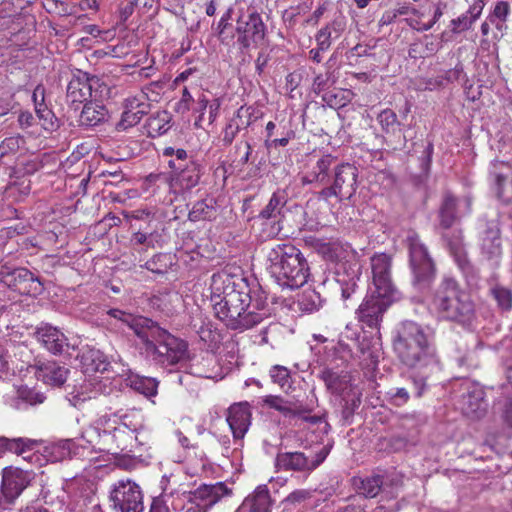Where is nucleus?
<instances>
[{
	"mask_svg": "<svg viewBox=\"0 0 512 512\" xmlns=\"http://www.w3.org/2000/svg\"><path fill=\"white\" fill-rule=\"evenodd\" d=\"M210 289L215 315L231 329H250L271 314L261 294L251 296L242 279L226 271L213 274Z\"/></svg>",
	"mask_w": 512,
	"mask_h": 512,
	"instance_id": "obj_1",
	"label": "nucleus"
},
{
	"mask_svg": "<svg viewBox=\"0 0 512 512\" xmlns=\"http://www.w3.org/2000/svg\"><path fill=\"white\" fill-rule=\"evenodd\" d=\"M107 314L120 323L119 328L124 325L131 328L140 340L142 352L157 364L172 368L187 359L186 342L163 330L150 319L119 309H110Z\"/></svg>",
	"mask_w": 512,
	"mask_h": 512,
	"instance_id": "obj_2",
	"label": "nucleus"
},
{
	"mask_svg": "<svg viewBox=\"0 0 512 512\" xmlns=\"http://www.w3.org/2000/svg\"><path fill=\"white\" fill-rule=\"evenodd\" d=\"M143 427V416L140 412L117 411L98 416L82 431L81 437L99 450L112 453L132 451L140 443L138 434Z\"/></svg>",
	"mask_w": 512,
	"mask_h": 512,
	"instance_id": "obj_3",
	"label": "nucleus"
},
{
	"mask_svg": "<svg viewBox=\"0 0 512 512\" xmlns=\"http://www.w3.org/2000/svg\"><path fill=\"white\" fill-rule=\"evenodd\" d=\"M372 285L358 309L359 320L370 327L376 326L384 311L400 299V293L391 279V257L385 253L371 258Z\"/></svg>",
	"mask_w": 512,
	"mask_h": 512,
	"instance_id": "obj_4",
	"label": "nucleus"
},
{
	"mask_svg": "<svg viewBox=\"0 0 512 512\" xmlns=\"http://www.w3.org/2000/svg\"><path fill=\"white\" fill-rule=\"evenodd\" d=\"M267 271L282 288L297 289L309 276L308 263L298 248L289 243L277 244L267 253Z\"/></svg>",
	"mask_w": 512,
	"mask_h": 512,
	"instance_id": "obj_5",
	"label": "nucleus"
},
{
	"mask_svg": "<svg viewBox=\"0 0 512 512\" xmlns=\"http://www.w3.org/2000/svg\"><path fill=\"white\" fill-rule=\"evenodd\" d=\"M318 251L324 259L337 265L336 282L341 288L343 299H348L355 292L361 273L356 260L357 253L347 243L339 241L321 243Z\"/></svg>",
	"mask_w": 512,
	"mask_h": 512,
	"instance_id": "obj_6",
	"label": "nucleus"
},
{
	"mask_svg": "<svg viewBox=\"0 0 512 512\" xmlns=\"http://www.w3.org/2000/svg\"><path fill=\"white\" fill-rule=\"evenodd\" d=\"M433 309L442 318L466 323L474 315V304L470 296L458 289L455 280L445 279L432 300Z\"/></svg>",
	"mask_w": 512,
	"mask_h": 512,
	"instance_id": "obj_7",
	"label": "nucleus"
},
{
	"mask_svg": "<svg viewBox=\"0 0 512 512\" xmlns=\"http://www.w3.org/2000/svg\"><path fill=\"white\" fill-rule=\"evenodd\" d=\"M416 330H410L404 333V337L400 343L394 345V350L400 359V361L410 367L416 369L436 367L438 360L436 357L435 349L431 342V335L427 336L423 340L417 342V344L410 346L407 340H411L412 334L416 333Z\"/></svg>",
	"mask_w": 512,
	"mask_h": 512,
	"instance_id": "obj_8",
	"label": "nucleus"
},
{
	"mask_svg": "<svg viewBox=\"0 0 512 512\" xmlns=\"http://www.w3.org/2000/svg\"><path fill=\"white\" fill-rule=\"evenodd\" d=\"M94 494L95 489L92 483L74 478L65 482L58 499L71 512H85L90 504L92 512H100L98 504L94 503Z\"/></svg>",
	"mask_w": 512,
	"mask_h": 512,
	"instance_id": "obj_9",
	"label": "nucleus"
},
{
	"mask_svg": "<svg viewBox=\"0 0 512 512\" xmlns=\"http://www.w3.org/2000/svg\"><path fill=\"white\" fill-rule=\"evenodd\" d=\"M109 501L114 512H143V493L140 486L130 479H120L112 484Z\"/></svg>",
	"mask_w": 512,
	"mask_h": 512,
	"instance_id": "obj_10",
	"label": "nucleus"
},
{
	"mask_svg": "<svg viewBox=\"0 0 512 512\" xmlns=\"http://www.w3.org/2000/svg\"><path fill=\"white\" fill-rule=\"evenodd\" d=\"M357 189V168L349 163H341L335 167L333 184L324 188L320 196L329 200L336 197L339 200L351 198Z\"/></svg>",
	"mask_w": 512,
	"mask_h": 512,
	"instance_id": "obj_11",
	"label": "nucleus"
},
{
	"mask_svg": "<svg viewBox=\"0 0 512 512\" xmlns=\"http://www.w3.org/2000/svg\"><path fill=\"white\" fill-rule=\"evenodd\" d=\"M0 282L20 294L36 296L43 290L40 280L22 267L3 265L0 270Z\"/></svg>",
	"mask_w": 512,
	"mask_h": 512,
	"instance_id": "obj_12",
	"label": "nucleus"
},
{
	"mask_svg": "<svg viewBox=\"0 0 512 512\" xmlns=\"http://www.w3.org/2000/svg\"><path fill=\"white\" fill-rule=\"evenodd\" d=\"M99 88L100 80L97 77L77 71L67 85V101L71 104H82L90 99L99 98L101 96Z\"/></svg>",
	"mask_w": 512,
	"mask_h": 512,
	"instance_id": "obj_13",
	"label": "nucleus"
},
{
	"mask_svg": "<svg viewBox=\"0 0 512 512\" xmlns=\"http://www.w3.org/2000/svg\"><path fill=\"white\" fill-rule=\"evenodd\" d=\"M322 378L327 389L332 394L341 398L345 410L352 412L359 406L361 394L356 387L350 385L347 375H340L332 370H325L322 373Z\"/></svg>",
	"mask_w": 512,
	"mask_h": 512,
	"instance_id": "obj_14",
	"label": "nucleus"
},
{
	"mask_svg": "<svg viewBox=\"0 0 512 512\" xmlns=\"http://www.w3.org/2000/svg\"><path fill=\"white\" fill-rule=\"evenodd\" d=\"M265 25L259 13L251 11L247 14L241 12L236 22L238 42L245 48L259 45L265 38Z\"/></svg>",
	"mask_w": 512,
	"mask_h": 512,
	"instance_id": "obj_15",
	"label": "nucleus"
},
{
	"mask_svg": "<svg viewBox=\"0 0 512 512\" xmlns=\"http://www.w3.org/2000/svg\"><path fill=\"white\" fill-rule=\"evenodd\" d=\"M34 479L32 471H26L20 468L9 467L2 472L1 493L4 500L10 505L23 492V490Z\"/></svg>",
	"mask_w": 512,
	"mask_h": 512,
	"instance_id": "obj_16",
	"label": "nucleus"
},
{
	"mask_svg": "<svg viewBox=\"0 0 512 512\" xmlns=\"http://www.w3.org/2000/svg\"><path fill=\"white\" fill-rule=\"evenodd\" d=\"M106 389V382H103L98 376H95L70 387V390L66 394V399L73 407L81 408L85 402L106 393Z\"/></svg>",
	"mask_w": 512,
	"mask_h": 512,
	"instance_id": "obj_17",
	"label": "nucleus"
},
{
	"mask_svg": "<svg viewBox=\"0 0 512 512\" xmlns=\"http://www.w3.org/2000/svg\"><path fill=\"white\" fill-rule=\"evenodd\" d=\"M406 241L409 248L411 268L415 276L418 279L428 277L433 272V262L426 247L414 232L408 233Z\"/></svg>",
	"mask_w": 512,
	"mask_h": 512,
	"instance_id": "obj_18",
	"label": "nucleus"
},
{
	"mask_svg": "<svg viewBox=\"0 0 512 512\" xmlns=\"http://www.w3.org/2000/svg\"><path fill=\"white\" fill-rule=\"evenodd\" d=\"M459 398L460 409L466 415L478 416L486 408L482 387L470 380L461 382Z\"/></svg>",
	"mask_w": 512,
	"mask_h": 512,
	"instance_id": "obj_19",
	"label": "nucleus"
},
{
	"mask_svg": "<svg viewBox=\"0 0 512 512\" xmlns=\"http://www.w3.org/2000/svg\"><path fill=\"white\" fill-rule=\"evenodd\" d=\"M490 175L495 191L503 202L512 200V166L507 162L495 161L491 164Z\"/></svg>",
	"mask_w": 512,
	"mask_h": 512,
	"instance_id": "obj_20",
	"label": "nucleus"
},
{
	"mask_svg": "<svg viewBox=\"0 0 512 512\" xmlns=\"http://www.w3.org/2000/svg\"><path fill=\"white\" fill-rule=\"evenodd\" d=\"M327 453H321L316 460H309L303 453H279L276 457V467L282 470H313L324 461Z\"/></svg>",
	"mask_w": 512,
	"mask_h": 512,
	"instance_id": "obj_21",
	"label": "nucleus"
},
{
	"mask_svg": "<svg viewBox=\"0 0 512 512\" xmlns=\"http://www.w3.org/2000/svg\"><path fill=\"white\" fill-rule=\"evenodd\" d=\"M33 372L38 380L50 386L63 385L68 377V369L56 362H46L36 367H26L25 375Z\"/></svg>",
	"mask_w": 512,
	"mask_h": 512,
	"instance_id": "obj_22",
	"label": "nucleus"
},
{
	"mask_svg": "<svg viewBox=\"0 0 512 512\" xmlns=\"http://www.w3.org/2000/svg\"><path fill=\"white\" fill-rule=\"evenodd\" d=\"M34 334L37 340L53 354L63 353L69 346L66 336L50 324H40Z\"/></svg>",
	"mask_w": 512,
	"mask_h": 512,
	"instance_id": "obj_23",
	"label": "nucleus"
},
{
	"mask_svg": "<svg viewBox=\"0 0 512 512\" xmlns=\"http://www.w3.org/2000/svg\"><path fill=\"white\" fill-rule=\"evenodd\" d=\"M75 446L73 440L67 439L56 443H51L43 447L40 446V454H33L35 457V463L42 466L47 462H59L72 455V450Z\"/></svg>",
	"mask_w": 512,
	"mask_h": 512,
	"instance_id": "obj_24",
	"label": "nucleus"
},
{
	"mask_svg": "<svg viewBox=\"0 0 512 512\" xmlns=\"http://www.w3.org/2000/svg\"><path fill=\"white\" fill-rule=\"evenodd\" d=\"M251 413L247 403L232 405L228 410L227 422L237 440H241L250 426Z\"/></svg>",
	"mask_w": 512,
	"mask_h": 512,
	"instance_id": "obj_25",
	"label": "nucleus"
},
{
	"mask_svg": "<svg viewBox=\"0 0 512 512\" xmlns=\"http://www.w3.org/2000/svg\"><path fill=\"white\" fill-rule=\"evenodd\" d=\"M80 367L86 375L103 373L108 370L110 363L107 357L98 349L86 346L79 355Z\"/></svg>",
	"mask_w": 512,
	"mask_h": 512,
	"instance_id": "obj_26",
	"label": "nucleus"
},
{
	"mask_svg": "<svg viewBox=\"0 0 512 512\" xmlns=\"http://www.w3.org/2000/svg\"><path fill=\"white\" fill-rule=\"evenodd\" d=\"M470 209V201L457 200L451 194H446L440 208V225L444 229L450 228L458 213H467Z\"/></svg>",
	"mask_w": 512,
	"mask_h": 512,
	"instance_id": "obj_27",
	"label": "nucleus"
},
{
	"mask_svg": "<svg viewBox=\"0 0 512 512\" xmlns=\"http://www.w3.org/2000/svg\"><path fill=\"white\" fill-rule=\"evenodd\" d=\"M285 204L284 197L274 193L266 207L261 211L259 218L264 220L271 227L267 231V236H276L280 230V214Z\"/></svg>",
	"mask_w": 512,
	"mask_h": 512,
	"instance_id": "obj_28",
	"label": "nucleus"
},
{
	"mask_svg": "<svg viewBox=\"0 0 512 512\" xmlns=\"http://www.w3.org/2000/svg\"><path fill=\"white\" fill-rule=\"evenodd\" d=\"M441 16L442 10L439 6L427 5L423 6L420 10H414L408 18V24L417 31H427L432 28Z\"/></svg>",
	"mask_w": 512,
	"mask_h": 512,
	"instance_id": "obj_29",
	"label": "nucleus"
},
{
	"mask_svg": "<svg viewBox=\"0 0 512 512\" xmlns=\"http://www.w3.org/2000/svg\"><path fill=\"white\" fill-rule=\"evenodd\" d=\"M271 505L272 502L267 486L259 485L244 499L240 510L244 512H270Z\"/></svg>",
	"mask_w": 512,
	"mask_h": 512,
	"instance_id": "obj_30",
	"label": "nucleus"
},
{
	"mask_svg": "<svg viewBox=\"0 0 512 512\" xmlns=\"http://www.w3.org/2000/svg\"><path fill=\"white\" fill-rule=\"evenodd\" d=\"M14 348V344L10 342H0V379L10 380L16 376V371L22 377V373L25 372L24 365L21 364L18 367L15 360L12 359L11 352L14 351Z\"/></svg>",
	"mask_w": 512,
	"mask_h": 512,
	"instance_id": "obj_31",
	"label": "nucleus"
},
{
	"mask_svg": "<svg viewBox=\"0 0 512 512\" xmlns=\"http://www.w3.org/2000/svg\"><path fill=\"white\" fill-rule=\"evenodd\" d=\"M6 451H10L17 455L23 456L24 459L35 463V457L32 456L33 454H39L40 444L36 440L30 438L6 437Z\"/></svg>",
	"mask_w": 512,
	"mask_h": 512,
	"instance_id": "obj_32",
	"label": "nucleus"
},
{
	"mask_svg": "<svg viewBox=\"0 0 512 512\" xmlns=\"http://www.w3.org/2000/svg\"><path fill=\"white\" fill-rule=\"evenodd\" d=\"M200 179L199 166L196 162H187L182 169L172 171L171 180L183 189L196 186Z\"/></svg>",
	"mask_w": 512,
	"mask_h": 512,
	"instance_id": "obj_33",
	"label": "nucleus"
},
{
	"mask_svg": "<svg viewBox=\"0 0 512 512\" xmlns=\"http://www.w3.org/2000/svg\"><path fill=\"white\" fill-rule=\"evenodd\" d=\"M108 115V111L103 104L96 99L86 101L80 114V123L86 126H96L103 122Z\"/></svg>",
	"mask_w": 512,
	"mask_h": 512,
	"instance_id": "obj_34",
	"label": "nucleus"
},
{
	"mask_svg": "<svg viewBox=\"0 0 512 512\" xmlns=\"http://www.w3.org/2000/svg\"><path fill=\"white\" fill-rule=\"evenodd\" d=\"M335 158L330 155L322 156L312 168V170L303 176L302 182L303 184H312L319 183L324 184L328 181V171L330 167L334 164Z\"/></svg>",
	"mask_w": 512,
	"mask_h": 512,
	"instance_id": "obj_35",
	"label": "nucleus"
},
{
	"mask_svg": "<svg viewBox=\"0 0 512 512\" xmlns=\"http://www.w3.org/2000/svg\"><path fill=\"white\" fill-rule=\"evenodd\" d=\"M190 373L207 379L222 378L217 359L213 354H207L201 361L193 363L190 367Z\"/></svg>",
	"mask_w": 512,
	"mask_h": 512,
	"instance_id": "obj_36",
	"label": "nucleus"
},
{
	"mask_svg": "<svg viewBox=\"0 0 512 512\" xmlns=\"http://www.w3.org/2000/svg\"><path fill=\"white\" fill-rule=\"evenodd\" d=\"M14 387L17 398L15 407L17 409L42 404L46 399V396L43 393L29 387L27 384H14Z\"/></svg>",
	"mask_w": 512,
	"mask_h": 512,
	"instance_id": "obj_37",
	"label": "nucleus"
},
{
	"mask_svg": "<svg viewBox=\"0 0 512 512\" xmlns=\"http://www.w3.org/2000/svg\"><path fill=\"white\" fill-rule=\"evenodd\" d=\"M127 384L148 398L157 394L158 381L155 378L131 374L127 379Z\"/></svg>",
	"mask_w": 512,
	"mask_h": 512,
	"instance_id": "obj_38",
	"label": "nucleus"
},
{
	"mask_svg": "<svg viewBox=\"0 0 512 512\" xmlns=\"http://www.w3.org/2000/svg\"><path fill=\"white\" fill-rule=\"evenodd\" d=\"M510 15V4L507 1H498L487 16V20L501 33L507 30L506 21Z\"/></svg>",
	"mask_w": 512,
	"mask_h": 512,
	"instance_id": "obj_39",
	"label": "nucleus"
},
{
	"mask_svg": "<svg viewBox=\"0 0 512 512\" xmlns=\"http://www.w3.org/2000/svg\"><path fill=\"white\" fill-rule=\"evenodd\" d=\"M416 330L417 335L415 333H411L413 336L411 337V340H407V343L412 346L417 344L420 340H423L427 336L430 335V333L421 327L419 324L413 322V321H404L402 322L398 328H397V334L394 338L393 346L397 343H400L402 341V338L404 337V333L408 332L410 330Z\"/></svg>",
	"mask_w": 512,
	"mask_h": 512,
	"instance_id": "obj_40",
	"label": "nucleus"
},
{
	"mask_svg": "<svg viewBox=\"0 0 512 512\" xmlns=\"http://www.w3.org/2000/svg\"><path fill=\"white\" fill-rule=\"evenodd\" d=\"M354 485L356 486L359 493L363 494L365 497H375L382 485L383 480L380 476H370L366 478H359L354 480Z\"/></svg>",
	"mask_w": 512,
	"mask_h": 512,
	"instance_id": "obj_41",
	"label": "nucleus"
},
{
	"mask_svg": "<svg viewBox=\"0 0 512 512\" xmlns=\"http://www.w3.org/2000/svg\"><path fill=\"white\" fill-rule=\"evenodd\" d=\"M342 31L341 24L333 22L319 30L316 35L317 46L320 50L326 51L331 45V39L339 37Z\"/></svg>",
	"mask_w": 512,
	"mask_h": 512,
	"instance_id": "obj_42",
	"label": "nucleus"
},
{
	"mask_svg": "<svg viewBox=\"0 0 512 512\" xmlns=\"http://www.w3.org/2000/svg\"><path fill=\"white\" fill-rule=\"evenodd\" d=\"M482 250L488 258H497L501 253V243L498 229H490L482 240Z\"/></svg>",
	"mask_w": 512,
	"mask_h": 512,
	"instance_id": "obj_43",
	"label": "nucleus"
},
{
	"mask_svg": "<svg viewBox=\"0 0 512 512\" xmlns=\"http://www.w3.org/2000/svg\"><path fill=\"white\" fill-rule=\"evenodd\" d=\"M299 308L306 313L317 311L322 306V299L315 290L304 291L298 300Z\"/></svg>",
	"mask_w": 512,
	"mask_h": 512,
	"instance_id": "obj_44",
	"label": "nucleus"
},
{
	"mask_svg": "<svg viewBox=\"0 0 512 512\" xmlns=\"http://www.w3.org/2000/svg\"><path fill=\"white\" fill-rule=\"evenodd\" d=\"M170 128V118L166 112L157 114L148 120V131L152 137L166 133Z\"/></svg>",
	"mask_w": 512,
	"mask_h": 512,
	"instance_id": "obj_45",
	"label": "nucleus"
},
{
	"mask_svg": "<svg viewBox=\"0 0 512 512\" xmlns=\"http://www.w3.org/2000/svg\"><path fill=\"white\" fill-rule=\"evenodd\" d=\"M201 496L207 497L209 500V504H215L224 496H228L231 494V490L222 482H218L214 485L205 486L200 490Z\"/></svg>",
	"mask_w": 512,
	"mask_h": 512,
	"instance_id": "obj_46",
	"label": "nucleus"
},
{
	"mask_svg": "<svg viewBox=\"0 0 512 512\" xmlns=\"http://www.w3.org/2000/svg\"><path fill=\"white\" fill-rule=\"evenodd\" d=\"M124 108L134 112H140L141 116L145 115L149 110V103L147 102L146 95L140 92L137 95L126 98Z\"/></svg>",
	"mask_w": 512,
	"mask_h": 512,
	"instance_id": "obj_47",
	"label": "nucleus"
},
{
	"mask_svg": "<svg viewBox=\"0 0 512 512\" xmlns=\"http://www.w3.org/2000/svg\"><path fill=\"white\" fill-rule=\"evenodd\" d=\"M168 482H169L168 477L166 475H164L161 480L162 500H155L151 505L150 512H169L168 506L163 503L164 501L165 502L167 501L166 498L168 496L172 495V491H169L168 487H167Z\"/></svg>",
	"mask_w": 512,
	"mask_h": 512,
	"instance_id": "obj_48",
	"label": "nucleus"
},
{
	"mask_svg": "<svg viewBox=\"0 0 512 512\" xmlns=\"http://www.w3.org/2000/svg\"><path fill=\"white\" fill-rule=\"evenodd\" d=\"M36 114L42 121V126L45 130H53L55 127V116L45 104H37L35 108Z\"/></svg>",
	"mask_w": 512,
	"mask_h": 512,
	"instance_id": "obj_49",
	"label": "nucleus"
},
{
	"mask_svg": "<svg viewBox=\"0 0 512 512\" xmlns=\"http://www.w3.org/2000/svg\"><path fill=\"white\" fill-rule=\"evenodd\" d=\"M142 117L143 116L140 115V112H134L132 110H127L124 108L121 119L117 124V129L119 131H123L130 127H133L139 123Z\"/></svg>",
	"mask_w": 512,
	"mask_h": 512,
	"instance_id": "obj_50",
	"label": "nucleus"
},
{
	"mask_svg": "<svg viewBox=\"0 0 512 512\" xmlns=\"http://www.w3.org/2000/svg\"><path fill=\"white\" fill-rule=\"evenodd\" d=\"M197 332L200 339L209 346L219 341L220 335L216 329H213L210 323H203Z\"/></svg>",
	"mask_w": 512,
	"mask_h": 512,
	"instance_id": "obj_51",
	"label": "nucleus"
},
{
	"mask_svg": "<svg viewBox=\"0 0 512 512\" xmlns=\"http://www.w3.org/2000/svg\"><path fill=\"white\" fill-rule=\"evenodd\" d=\"M492 294L502 309L508 310L512 307V294L508 289L496 287L492 290Z\"/></svg>",
	"mask_w": 512,
	"mask_h": 512,
	"instance_id": "obj_52",
	"label": "nucleus"
},
{
	"mask_svg": "<svg viewBox=\"0 0 512 512\" xmlns=\"http://www.w3.org/2000/svg\"><path fill=\"white\" fill-rule=\"evenodd\" d=\"M270 377L274 383L284 388L289 383L290 373L286 367L276 365L271 368Z\"/></svg>",
	"mask_w": 512,
	"mask_h": 512,
	"instance_id": "obj_53",
	"label": "nucleus"
},
{
	"mask_svg": "<svg viewBox=\"0 0 512 512\" xmlns=\"http://www.w3.org/2000/svg\"><path fill=\"white\" fill-rule=\"evenodd\" d=\"M22 144L23 140L19 136L6 138L0 144V157L2 158L10 153L17 152Z\"/></svg>",
	"mask_w": 512,
	"mask_h": 512,
	"instance_id": "obj_54",
	"label": "nucleus"
},
{
	"mask_svg": "<svg viewBox=\"0 0 512 512\" xmlns=\"http://www.w3.org/2000/svg\"><path fill=\"white\" fill-rule=\"evenodd\" d=\"M378 121L386 132H390L397 124V116L391 109H385L378 115Z\"/></svg>",
	"mask_w": 512,
	"mask_h": 512,
	"instance_id": "obj_55",
	"label": "nucleus"
},
{
	"mask_svg": "<svg viewBox=\"0 0 512 512\" xmlns=\"http://www.w3.org/2000/svg\"><path fill=\"white\" fill-rule=\"evenodd\" d=\"M187 162H194L188 158L187 152L184 149H176L174 157L167 160L168 166L172 171L182 169V166Z\"/></svg>",
	"mask_w": 512,
	"mask_h": 512,
	"instance_id": "obj_56",
	"label": "nucleus"
},
{
	"mask_svg": "<svg viewBox=\"0 0 512 512\" xmlns=\"http://www.w3.org/2000/svg\"><path fill=\"white\" fill-rule=\"evenodd\" d=\"M210 217V208L205 202H197L189 213V219L198 221Z\"/></svg>",
	"mask_w": 512,
	"mask_h": 512,
	"instance_id": "obj_57",
	"label": "nucleus"
},
{
	"mask_svg": "<svg viewBox=\"0 0 512 512\" xmlns=\"http://www.w3.org/2000/svg\"><path fill=\"white\" fill-rule=\"evenodd\" d=\"M473 24L474 21H472L468 14L466 13L460 15L459 17L451 21V25L453 26L452 31L454 33H460L469 30Z\"/></svg>",
	"mask_w": 512,
	"mask_h": 512,
	"instance_id": "obj_58",
	"label": "nucleus"
},
{
	"mask_svg": "<svg viewBox=\"0 0 512 512\" xmlns=\"http://www.w3.org/2000/svg\"><path fill=\"white\" fill-rule=\"evenodd\" d=\"M232 17V10L228 9L220 18L218 24H217V32L219 35V38L221 42H225L227 39V36H225V29L229 25V21Z\"/></svg>",
	"mask_w": 512,
	"mask_h": 512,
	"instance_id": "obj_59",
	"label": "nucleus"
},
{
	"mask_svg": "<svg viewBox=\"0 0 512 512\" xmlns=\"http://www.w3.org/2000/svg\"><path fill=\"white\" fill-rule=\"evenodd\" d=\"M264 403L281 412L286 413L288 411L287 403L281 397L273 395L266 396Z\"/></svg>",
	"mask_w": 512,
	"mask_h": 512,
	"instance_id": "obj_60",
	"label": "nucleus"
},
{
	"mask_svg": "<svg viewBox=\"0 0 512 512\" xmlns=\"http://www.w3.org/2000/svg\"><path fill=\"white\" fill-rule=\"evenodd\" d=\"M484 7H485L484 0H475L470 5L469 9L465 13L468 14L470 19L475 22L476 20H478L480 18Z\"/></svg>",
	"mask_w": 512,
	"mask_h": 512,
	"instance_id": "obj_61",
	"label": "nucleus"
},
{
	"mask_svg": "<svg viewBox=\"0 0 512 512\" xmlns=\"http://www.w3.org/2000/svg\"><path fill=\"white\" fill-rule=\"evenodd\" d=\"M310 497V493L307 490L300 489L290 493L286 498L285 502L289 504H298Z\"/></svg>",
	"mask_w": 512,
	"mask_h": 512,
	"instance_id": "obj_62",
	"label": "nucleus"
},
{
	"mask_svg": "<svg viewBox=\"0 0 512 512\" xmlns=\"http://www.w3.org/2000/svg\"><path fill=\"white\" fill-rule=\"evenodd\" d=\"M238 132L239 125L237 123H234V120H231V122L226 125L223 131V141L226 144H231Z\"/></svg>",
	"mask_w": 512,
	"mask_h": 512,
	"instance_id": "obj_63",
	"label": "nucleus"
},
{
	"mask_svg": "<svg viewBox=\"0 0 512 512\" xmlns=\"http://www.w3.org/2000/svg\"><path fill=\"white\" fill-rule=\"evenodd\" d=\"M391 400L397 406L405 404L409 399V393L405 388H398L390 393Z\"/></svg>",
	"mask_w": 512,
	"mask_h": 512,
	"instance_id": "obj_64",
	"label": "nucleus"
}]
</instances>
